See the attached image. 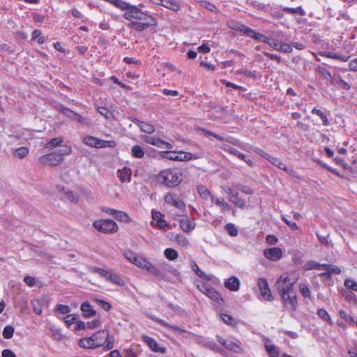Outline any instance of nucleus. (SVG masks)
<instances>
[{
	"label": "nucleus",
	"mask_w": 357,
	"mask_h": 357,
	"mask_svg": "<svg viewBox=\"0 0 357 357\" xmlns=\"http://www.w3.org/2000/svg\"><path fill=\"white\" fill-rule=\"evenodd\" d=\"M40 162L45 165L56 166L60 165L63 158L56 151L44 155L39 158Z\"/></svg>",
	"instance_id": "7"
},
{
	"label": "nucleus",
	"mask_w": 357,
	"mask_h": 357,
	"mask_svg": "<svg viewBox=\"0 0 357 357\" xmlns=\"http://www.w3.org/2000/svg\"><path fill=\"white\" fill-rule=\"evenodd\" d=\"M93 301L102 309L108 312L112 309V305L108 302L99 299V298H94Z\"/></svg>",
	"instance_id": "52"
},
{
	"label": "nucleus",
	"mask_w": 357,
	"mask_h": 357,
	"mask_svg": "<svg viewBox=\"0 0 357 357\" xmlns=\"http://www.w3.org/2000/svg\"><path fill=\"white\" fill-rule=\"evenodd\" d=\"M230 28L234 31L240 32L242 35L247 36L250 27L238 22H234L230 26Z\"/></svg>",
	"instance_id": "30"
},
{
	"label": "nucleus",
	"mask_w": 357,
	"mask_h": 357,
	"mask_svg": "<svg viewBox=\"0 0 357 357\" xmlns=\"http://www.w3.org/2000/svg\"><path fill=\"white\" fill-rule=\"evenodd\" d=\"M265 348L270 357H279V351L275 345L266 344Z\"/></svg>",
	"instance_id": "45"
},
{
	"label": "nucleus",
	"mask_w": 357,
	"mask_h": 357,
	"mask_svg": "<svg viewBox=\"0 0 357 357\" xmlns=\"http://www.w3.org/2000/svg\"><path fill=\"white\" fill-rule=\"evenodd\" d=\"M124 256L129 261L138 267L142 265V262L144 259V257L137 256L135 253H133L130 251L126 252Z\"/></svg>",
	"instance_id": "23"
},
{
	"label": "nucleus",
	"mask_w": 357,
	"mask_h": 357,
	"mask_svg": "<svg viewBox=\"0 0 357 357\" xmlns=\"http://www.w3.org/2000/svg\"><path fill=\"white\" fill-rule=\"evenodd\" d=\"M160 5L174 11L181 9L180 4L175 0H160Z\"/></svg>",
	"instance_id": "26"
},
{
	"label": "nucleus",
	"mask_w": 357,
	"mask_h": 357,
	"mask_svg": "<svg viewBox=\"0 0 357 357\" xmlns=\"http://www.w3.org/2000/svg\"><path fill=\"white\" fill-rule=\"evenodd\" d=\"M293 51L291 43H280V50L279 52H284V53H291Z\"/></svg>",
	"instance_id": "61"
},
{
	"label": "nucleus",
	"mask_w": 357,
	"mask_h": 357,
	"mask_svg": "<svg viewBox=\"0 0 357 357\" xmlns=\"http://www.w3.org/2000/svg\"><path fill=\"white\" fill-rule=\"evenodd\" d=\"M117 175L121 182H130L132 171L130 168L124 167L123 169L118 170Z\"/></svg>",
	"instance_id": "21"
},
{
	"label": "nucleus",
	"mask_w": 357,
	"mask_h": 357,
	"mask_svg": "<svg viewBox=\"0 0 357 357\" xmlns=\"http://www.w3.org/2000/svg\"><path fill=\"white\" fill-rule=\"evenodd\" d=\"M312 113L314 114H317L321 118L324 126H327L330 125V121L328 117L321 110L314 107L312 109Z\"/></svg>",
	"instance_id": "40"
},
{
	"label": "nucleus",
	"mask_w": 357,
	"mask_h": 357,
	"mask_svg": "<svg viewBox=\"0 0 357 357\" xmlns=\"http://www.w3.org/2000/svg\"><path fill=\"white\" fill-rule=\"evenodd\" d=\"M284 307L290 312L296 310L298 302L297 296L294 291H291L280 296Z\"/></svg>",
	"instance_id": "6"
},
{
	"label": "nucleus",
	"mask_w": 357,
	"mask_h": 357,
	"mask_svg": "<svg viewBox=\"0 0 357 357\" xmlns=\"http://www.w3.org/2000/svg\"><path fill=\"white\" fill-rule=\"evenodd\" d=\"M50 331H51L52 334V337L54 340H60L61 339L62 333H61V330L60 328H58L54 327V326H52L50 328Z\"/></svg>",
	"instance_id": "62"
},
{
	"label": "nucleus",
	"mask_w": 357,
	"mask_h": 357,
	"mask_svg": "<svg viewBox=\"0 0 357 357\" xmlns=\"http://www.w3.org/2000/svg\"><path fill=\"white\" fill-rule=\"evenodd\" d=\"M140 130L143 132H146L148 134H151L155 132V127L153 125L146 123L144 121H141L140 125L139 126Z\"/></svg>",
	"instance_id": "37"
},
{
	"label": "nucleus",
	"mask_w": 357,
	"mask_h": 357,
	"mask_svg": "<svg viewBox=\"0 0 357 357\" xmlns=\"http://www.w3.org/2000/svg\"><path fill=\"white\" fill-rule=\"evenodd\" d=\"M116 146V142L114 140H102L100 139L98 149L114 148Z\"/></svg>",
	"instance_id": "48"
},
{
	"label": "nucleus",
	"mask_w": 357,
	"mask_h": 357,
	"mask_svg": "<svg viewBox=\"0 0 357 357\" xmlns=\"http://www.w3.org/2000/svg\"><path fill=\"white\" fill-rule=\"evenodd\" d=\"M317 70L325 79L333 83L332 75L329 70L323 67H318Z\"/></svg>",
	"instance_id": "46"
},
{
	"label": "nucleus",
	"mask_w": 357,
	"mask_h": 357,
	"mask_svg": "<svg viewBox=\"0 0 357 357\" xmlns=\"http://www.w3.org/2000/svg\"><path fill=\"white\" fill-rule=\"evenodd\" d=\"M160 270L162 271V273L163 274H164V272H169L173 275H174L176 277H178L180 275V273L177 269L173 268L172 266H170L169 264H166V263L160 264Z\"/></svg>",
	"instance_id": "35"
},
{
	"label": "nucleus",
	"mask_w": 357,
	"mask_h": 357,
	"mask_svg": "<svg viewBox=\"0 0 357 357\" xmlns=\"http://www.w3.org/2000/svg\"><path fill=\"white\" fill-rule=\"evenodd\" d=\"M264 255L271 261H278L281 259L282 256V251L280 248L274 247L265 249Z\"/></svg>",
	"instance_id": "15"
},
{
	"label": "nucleus",
	"mask_w": 357,
	"mask_h": 357,
	"mask_svg": "<svg viewBox=\"0 0 357 357\" xmlns=\"http://www.w3.org/2000/svg\"><path fill=\"white\" fill-rule=\"evenodd\" d=\"M63 197L71 202H77L79 199L78 197L75 195L73 191L69 190L64 191Z\"/></svg>",
	"instance_id": "58"
},
{
	"label": "nucleus",
	"mask_w": 357,
	"mask_h": 357,
	"mask_svg": "<svg viewBox=\"0 0 357 357\" xmlns=\"http://www.w3.org/2000/svg\"><path fill=\"white\" fill-rule=\"evenodd\" d=\"M257 285L263 298L266 301H271L273 299L266 279L264 278H259L257 280Z\"/></svg>",
	"instance_id": "9"
},
{
	"label": "nucleus",
	"mask_w": 357,
	"mask_h": 357,
	"mask_svg": "<svg viewBox=\"0 0 357 357\" xmlns=\"http://www.w3.org/2000/svg\"><path fill=\"white\" fill-rule=\"evenodd\" d=\"M282 10L289 14H298L301 16H305L306 14L302 6L297 8L284 7L282 8Z\"/></svg>",
	"instance_id": "36"
},
{
	"label": "nucleus",
	"mask_w": 357,
	"mask_h": 357,
	"mask_svg": "<svg viewBox=\"0 0 357 357\" xmlns=\"http://www.w3.org/2000/svg\"><path fill=\"white\" fill-rule=\"evenodd\" d=\"M95 272L99 274L100 276L105 278L107 280L110 281L114 284L120 286L123 284V281L118 275L113 273L112 272L108 270H105L101 268H96L95 269Z\"/></svg>",
	"instance_id": "8"
},
{
	"label": "nucleus",
	"mask_w": 357,
	"mask_h": 357,
	"mask_svg": "<svg viewBox=\"0 0 357 357\" xmlns=\"http://www.w3.org/2000/svg\"><path fill=\"white\" fill-rule=\"evenodd\" d=\"M326 56L331 59H335L337 60H340L341 61H347L349 60V56H343L337 53H333V52H326Z\"/></svg>",
	"instance_id": "56"
},
{
	"label": "nucleus",
	"mask_w": 357,
	"mask_h": 357,
	"mask_svg": "<svg viewBox=\"0 0 357 357\" xmlns=\"http://www.w3.org/2000/svg\"><path fill=\"white\" fill-rule=\"evenodd\" d=\"M161 156L163 158H166L174 161H189L192 159L199 158V156L197 155H193L190 152L184 151H162Z\"/></svg>",
	"instance_id": "4"
},
{
	"label": "nucleus",
	"mask_w": 357,
	"mask_h": 357,
	"mask_svg": "<svg viewBox=\"0 0 357 357\" xmlns=\"http://www.w3.org/2000/svg\"><path fill=\"white\" fill-rule=\"evenodd\" d=\"M197 192L199 196L204 199H208L210 197H212L210 191L204 185H199L197 187Z\"/></svg>",
	"instance_id": "42"
},
{
	"label": "nucleus",
	"mask_w": 357,
	"mask_h": 357,
	"mask_svg": "<svg viewBox=\"0 0 357 357\" xmlns=\"http://www.w3.org/2000/svg\"><path fill=\"white\" fill-rule=\"evenodd\" d=\"M109 332L107 330H101L93 333L91 337L93 339L95 347L98 348L105 344L108 337Z\"/></svg>",
	"instance_id": "14"
},
{
	"label": "nucleus",
	"mask_w": 357,
	"mask_h": 357,
	"mask_svg": "<svg viewBox=\"0 0 357 357\" xmlns=\"http://www.w3.org/2000/svg\"><path fill=\"white\" fill-rule=\"evenodd\" d=\"M73 120L84 126H89L91 124V121L87 117L83 116L78 113L75 114Z\"/></svg>",
	"instance_id": "50"
},
{
	"label": "nucleus",
	"mask_w": 357,
	"mask_h": 357,
	"mask_svg": "<svg viewBox=\"0 0 357 357\" xmlns=\"http://www.w3.org/2000/svg\"><path fill=\"white\" fill-rule=\"evenodd\" d=\"M24 282L29 287L40 288L43 287V282L40 280L30 275L24 278Z\"/></svg>",
	"instance_id": "25"
},
{
	"label": "nucleus",
	"mask_w": 357,
	"mask_h": 357,
	"mask_svg": "<svg viewBox=\"0 0 357 357\" xmlns=\"http://www.w3.org/2000/svg\"><path fill=\"white\" fill-rule=\"evenodd\" d=\"M247 36L252 38L257 41L262 42L264 43H269L268 37H267L266 36H265L261 33L256 32L252 28H250Z\"/></svg>",
	"instance_id": "22"
},
{
	"label": "nucleus",
	"mask_w": 357,
	"mask_h": 357,
	"mask_svg": "<svg viewBox=\"0 0 357 357\" xmlns=\"http://www.w3.org/2000/svg\"><path fill=\"white\" fill-rule=\"evenodd\" d=\"M165 257L169 260H174L178 257V252L173 248H166L164 251Z\"/></svg>",
	"instance_id": "49"
},
{
	"label": "nucleus",
	"mask_w": 357,
	"mask_h": 357,
	"mask_svg": "<svg viewBox=\"0 0 357 357\" xmlns=\"http://www.w3.org/2000/svg\"><path fill=\"white\" fill-rule=\"evenodd\" d=\"M65 324L69 327L73 324H75L77 318L75 314H68L64 317Z\"/></svg>",
	"instance_id": "63"
},
{
	"label": "nucleus",
	"mask_w": 357,
	"mask_h": 357,
	"mask_svg": "<svg viewBox=\"0 0 357 357\" xmlns=\"http://www.w3.org/2000/svg\"><path fill=\"white\" fill-rule=\"evenodd\" d=\"M80 310L83 312V316L86 318L94 317L96 314V310L93 309L91 305L88 301L82 303Z\"/></svg>",
	"instance_id": "20"
},
{
	"label": "nucleus",
	"mask_w": 357,
	"mask_h": 357,
	"mask_svg": "<svg viewBox=\"0 0 357 357\" xmlns=\"http://www.w3.org/2000/svg\"><path fill=\"white\" fill-rule=\"evenodd\" d=\"M318 316L321 318L322 319L327 321L330 324H332V320L330 317V315L327 312V311L325 309H319L317 311Z\"/></svg>",
	"instance_id": "57"
},
{
	"label": "nucleus",
	"mask_w": 357,
	"mask_h": 357,
	"mask_svg": "<svg viewBox=\"0 0 357 357\" xmlns=\"http://www.w3.org/2000/svg\"><path fill=\"white\" fill-rule=\"evenodd\" d=\"M157 181L168 188H174L183 181V174L176 168L163 169L158 174Z\"/></svg>",
	"instance_id": "2"
},
{
	"label": "nucleus",
	"mask_w": 357,
	"mask_h": 357,
	"mask_svg": "<svg viewBox=\"0 0 357 357\" xmlns=\"http://www.w3.org/2000/svg\"><path fill=\"white\" fill-rule=\"evenodd\" d=\"M82 142L88 146L98 149L100 138H97L91 135H86L82 138Z\"/></svg>",
	"instance_id": "24"
},
{
	"label": "nucleus",
	"mask_w": 357,
	"mask_h": 357,
	"mask_svg": "<svg viewBox=\"0 0 357 357\" xmlns=\"http://www.w3.org/2000/svg\"><path fill=\"white\" fill-rule=\"evenodd\" d=\"M295 281H291L288 276H280L276 281L275 286L280 296L294 291Z\"/></svg>",
	"instance_id": "5"
},
{
	"label": "nucleus",
	"mask_w": 357,
	"mask_h": 357,
	"mask_svg": "<svg viewBox=\"0 0 357 357\" xmlns=\"http://www.w3.org/2000/svg\"><path fill=\"white\" fill-rule=\"evenodd\" d=\"M115 218L117 220L125 222V223L131 222V218L129 217V215L126 212L119 211V210L115 215Z\"/></svg>",
	"instance_id": "44"
},
{
	"label": "nucleus",
	"mask_w": 357,
	"mask_h": 357,
	"mask_svg": "<svg viewBox=\"0 0 357 357\" xmlns=\"http://www.w3.org/2000/svg\"><path fill=\"white\" fill-rule=\"evenodd\" d=\"M216 339L221 345H222L225 349H228L229 351H233L236 354L242 353L243 349L240 345H238L236 342L229 340H225L220 337V335H216Z\"/></svg>",
	"instance_id": "10"
},
{
	"label": "nucleus",
	"mask_w": 357,
	"mask_h": 357,
	"mask_svg": "<svg viewBox=\"0 0 357 357\" xmlns=\"http://www.w3.org/2000/svg\"><path fill=\"white\" fill-rule=\"evenodd\" d=\"M62 142H63L62 137H55V138H53V139H50V141H48L45 144V147L46 148H53V147L59 146Z\"/></svg>",
	"instance_id": "51"
},
{
	"label": "nucleus",
	"mask_w": 357,
	"mask_h": 357,
	"mask_svg": "<svg viewBox=\"0 0 357 357\" xmlns=\"http://www.w3.org/2000/svg\"><path fill=\"white\" fill-rule=\"evenodd\" d=\"M179 225L181 228L184 232H190L193 230L196 226V224L193 220H190L187 216L180 219Z\"/></svg>",
	"instance_id": "17"
},
{
	"label": "nucleus",
	"mask_w": 357,
	"mask_h": 357,
	"mask_svg": "<svg viewBox=\"0 0 357 357\" xmlns=\"http://www.w3.org/2000/svg\"><path fill=\"white\" fill-rule=\"evenodd\" d=\"M32 40H37L38 44H43L45 42V38L39 29H35L32 33Z\"/></svg>",
	"instance_id": "47"
},
{
	"label": "nucleus",
	"mask_w": 357,
	"mask_h": 357,
	"mask_svg": "<svg viewBox=\"0 0 357 357\" xmlns=\"http://www.w3.org/2000/svg\"><path fill=\"white\" fill-rule=\"evenodd\" d=\"M139 347L137 345H132L129 349L126 350L125 351V357H137L138 352L137 349Z\"/></svg>",
	"instance_id": "55"
},
{
	"label": "nucleus",
	"mask_w": 357,
	"mask_h": 357,
	"mask_svg": "<svg viewBox=\"0 0 357 357\" xmlns=\"http://www.w3.org/2000/svg\"><path fill=\"white\" fill-rule=\"evenodd\" d=\"M164 200L168 205L174 206L178 209H185V203L181 199L176 198V196L173 193H167L164 197Z\"/></svg>",
	"instance_id": "13"
},
{
	"label": "nucleus",
	"mask_w": 357,
	"mask_h": 357,
	"mask_svg": "<svg viewBox=\"0 0 357 357\" xmlns=\"http://www.w3.org/2000/svg\"><path fill=\"white\" fill-rule=\"evenodd\" d=\"M49 303V298L47 296H42L34 298L32 301L33 309L37 314H42L43 307H47Z\"/></svg>",
	"instance_id": "12"
},
{
	"label": "nucleus",
	"mask_w": 357,
	"mask_h": 357,
	"mask_svg": "<svg viewBox=\"0 0 357 357\" xmlns=\"http://www.w3.org/2000/svg\"><path fill=\"white\" fill-rule=\"evenodd\" d=\"M98 112L103 116L107 120H112L114 118L113 113L105 107H99Z\"/></svg>",
	"instance_id": "41"
},
{
	"label": "nucleus",
	"mask_w": 357,
	"mask_h": 357,
	"mask_svg": "<svg viewBox=\"0 0 357 357\" xmlns=\"http://www.w3.org/2000/svg\"><path fill=\"white\" fill-rule=\"evenodd\" d=\"M142 339L151 351L161 354L166 353L167 349L160 345L153 337L148 335H142Z\"/></svg>",
	"instance_id": "11"
},
{
	"label": "nucleus",
	"mask_w": 357,
	"mask_h": 357,
	"mask_svg": "<svg viewBox=\"0 0 357 357\" xmlns=\"http://www.w3.org/2000/svg\"><path fill=\"white\" fill-rule=\"evenodd\" d=\"M93 226L98 231L104 234H114L118 230L116 222L109 219L96 220L93 222Z\"/></svg>",
	"instance_id": "3"
},
{
	"label": "nucleus",
	"mask_w": 357,
	"mask_h": 357,
	"mask_svg": "<svg viewBox=\"0 0 357 357\" xmlns=\"http://www.w3.org/2000/svg\"><path fill=\"white\" fill-rule=\"evenodd\" d=\"M56 311L61 314H66L70 313V308L68 305L59 304V305H56Z\"/></svg>",
	"instance_id": "64"
},
{
	"label": "nucleus",
	"mask_w": 357,
	"mask_h": 357,
	"mask_svg": "<svg viewBox=\"0 0 357 357\" xmlns=\"http://www.w3.org/2000/svg\"><path fill=\"white\" fill-rule=\"evenodd\" d=\"M91 337H82L79 339L78 344L80 347L84 349H96L94 343Z\"/></svg>",
	"instance_id": "32"
},
{
	"label": "nucleus",
	"mask_w": 357,
	"mask_h": 357,
	"mask_svg": "<svg viewBox=\"0 0 357 357\" xmlns=\"http://www.w3.org/2000/svg\"><path fill=\"white\" fill-rule=\"evenodd\" d=\"M211 202H213L215 205L220 206L222 211H229L230 209L229 204L223 199L211 197Z\"/></svg>",
	"instance_id": "34"
},
{
	"label": "nucleus",
	"mask_w": 357,
	"mask_h": 357,
	"mask_svg": "<svg viewBox=\"0 0 357 357\" xmlns=\"http://www.w3.org/2000/svg\"><path fill=\"white\" fill-rule=\"evenodd\" d=\"M146 271L155 276H157L164 280H167L165 275L163 274L160 270V266L159 267H156L153 264H151L149 266Z\"/></svg>",
	"instance_id": "31"
},
{
	"label": "nucleus",
	"mask_w": 357,
	"mask_h": 357,
	"mask_svg": "<svg viewBox=\"0 0 357 357\" xmlns=\"http://www.w3.org/2000/svg\"><path fill=\"white\" fill-rule=\"evenodd\" d=\"M220 318L222 321L228 326L235 327L238 324V321L236 319L228 314L221 313Z\"/></svg>",
	"instance_id": "33"
},
{
	"label": "nucleus",
	"mask_w": 357,
	"mask_h": 357,
	"mask_svg": "<svg viewBox=\"0 0 357 357\" xmlns=\"http://www.w3.org/2000/svg\"><path fill=\"white\" fill-rule=\"evenodd\" d=\"M220 148L225 152L236 156L238 159L243 160H245V155L244 153L240 152L237 149H234V147L230 146L229 145L227 144H222Z\"/></svg>",
	"instance_id": "19"
},
{
	"label": "nucleus",
	"mask_w": 357,
	"mask_h": 357,
	"mask_svg": "<svg viewBox=\"0 0 357 357\" xmlns=\"http://www.w3.org/2000/svg\"><path fill=\"white\" fill-rule=\"evenodd\" d=\"M344 286L349 289L357 291V282L353 279L348 278L344 280Z\"/></svg>",
	"instance_id": "59"
},
{
	"label": "nucleus",
	"mask_w": 357,
	"mask_h": 357,
	"mask_svg": "<svg viewBox=\"0 0 357 357\" xmlns=\"http://www.w3.org/2000/svg\"><path fill=\"white\" fill-rule=\"evenodd\" d=\"M304 268L305 271H310L313 269L319 270L321 269V264L314 261H308L304 265Z\"/></svg>",
	"instance_id": "54"
},
{
	"label": "nucleus",
	"mask_w": 357,
	"mask_h": 357,
	"mask_svg": "<svg viewBox=\"0 0 357 357\" xmlns=\"http://www.w3.org/2000/svg\"><path fill=\"white\" fill-rule=\"evenodd\" d=\"M204 345L216 353L222 354L224 351L223 349L220 347L214 341H206Z\"/></svg>",
	"instance_id": "39"
},
{
	"label": "nucleus",
	"mask_w": 357,
	"mask_h": 357,
	"mask_svg": "<svg viewBox=\"0 0 357 357\" xmlns=\"http://www.w3.org/2000/svg\"><path fill=\"white\" fill-rule=\"evenodd\" d=\"M229 200L240 208H243L245 206V200L238 196V192L237 191L235 192L234 195L229 197Z\"/></svg>",
	"instance_id": "29"
},
{
	"label": "nucleus",
	"mask_w": 357,
	"mask_h": 357,
	"mask_svg": "<svg viewBox=\"0 0 357 357\" xmlns=\"http://www.w3.org/2000/svg\"><path fill=\"white\" fill-rule=\"evenodd\" d=\"M143 140L147 144L162 149L163 140L158 137L146 135L143 137Z\"/></svg>",
	"instance_id": "27"
},
{
	"label": "nucleus",
	"mask_w": 357,
	"mask_h": 357,
	"mask_svg": "<svg viewBox=\"0 0 357 357\" xmlns=\"http://www.w3.org/2000/svg\"><path fill=\"white\" fill-rule=\"evenodd\" d=\"M123 17L128 21L127 26L137 32H142L149 27L155 26L158 24V21L154 17L131 4L124 13Z\"/></svg>",
	"instance_id": "1"
},
{
	"label": "nucleus",
	"mask_w": 357,
	"mask_h": 357,
	"mask_svg": "<svg viewBox=\"0 0 357 357\" xmlns=\"http://www.w3.org/2000/svg\"><path fill=\"white\" fill-rule=\"evenodd\" d=\"M207 296L219 305H222L224 303V300L221 296L220 294L218 291H217L213 287H212L211 290H209Z\"/></svg>",
	"instance_id": "28"
},
{
	"label": "nucleus",
	"mask_w": 357,
	"mask_h": 357,
	"mask_svg": "<svg viewBox=\"0 0 357 357\" xmlns=\"http://www.w3.org/2000/svg\"><path fill=\"white\" fill-rule=\"evenodd\" d=\"M225 230L231 236H236L238 235V231L236 226L232 223H227L225 226Z\"/></svg>",
	"instance_id": "53"
},
{
	"label": "nucleus",
	"mask_w": 357,
	"mask_h": 357,
	"mask_svg": "<svg viewBox=\"0 0 357 357\" xmlns=\"http://www.w3.org/2000/svg\"><path fill=\"white\" fill-rule=\"evenodd\" d=\"M164 215L159 211H152V225L158 229H165L167 226V221L163 218Z\"/></svg>",
	"instance_id": "16"
},
{
	"label": "nucleus",
	"mask_w": 357,
	"mask_h": 357,
	"mask_svg": "<svg viewBox=\"0 0 357 357\" xmlns=\"http://www.w3.org/2000/svg\"><path fill=\"white\" fill-rule=\"evenodd\" d=\"M224 285L227 289L236 291L239 289L240 281L237 277L231 276L225 280Z\"/></svg>",
	"instance_id": "18"
},
{
	"label": "nucleus",
	"mask_w": 357,
	"mask_h": 357,
	"mask_svg": "<svg viewBox=\"0 0 357 357\" xmlns=\"http://www.w3.org/2000/svg\"><path fill=\"white\" fill-rule=\"evenodd\" d=\"M299 290H300L301 295L304 298H307L309 299L312 298L311 291H310V288L305 284H303V283L300 284H299Z\"/></svg>",
	"instance_id": "43"
},
{
	"label": "nucleus",
	"mask_w": 357,
	"mask_h": 357,
	"mask_svg": "<svg viewBox=\"0 0 357 357\" xmlns=\"http://www.w3.org/2000/svg\"><path fill=\"white\" fill-rule=\"evenodd\" d=\"M131 155L135 158H142L144 156V151L139 145H135L131 149Z\"/></svg>",
	"instance_id": "38"
},
{
	"label": "nucleus",
	"mask_w": 357,
	"mask_h": 357,
	"mask_svg": "<svg viewBox=\"0 0 357 357\" xmlns=\"http://www.w3.org/2000/svg\"><path fill=\"white\" fill-rule=\"evenodd\" d=\"M14 333V328L11 326H6L3 331V336L5 339H10Z\"/></svg>",
	"instance_id": "60"
}]
</instances>
